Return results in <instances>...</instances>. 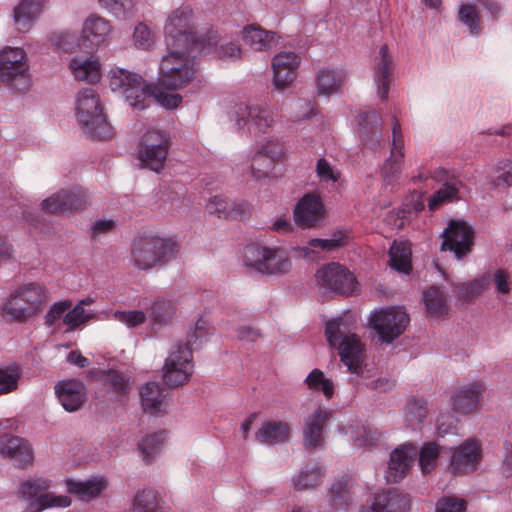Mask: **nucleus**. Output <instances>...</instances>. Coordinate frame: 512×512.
Returning <instances> with one entry per match:
<instances>
[{"label":"nucleus","instance_id":"nucleus-1","mask_svg":"<svg viewBox=\"0 0 512 512\" xmlns=\"http://www.w3.org/2000/svg\"><path fill=\"white\" fill-rule=\"evenodd\" d=\"M109 79L111 89L122 93L130 106L140 110L149 106L151 97L168 109L176 108L181 102L180 95L164 92L158 86L146 85L140 75L123 68H112Z\"/></svg>","mask_w":512,"mask_h":512},{"label":"nucleus","instance_id":"nucleus-2","mask_svg":"<svg viewBox=\"0 0 512 512\" xmlns=\"http://www.w3.org/2000/svg\"><path fill=\"white\" fill-rule=\"evenodd\" d=\"M165 42L167 49L197 50L216 46L222 37L217 30H208L205 34L197 35L194 25L193 9L179 7L169 15L165 27Z\"/></svg>","mask_w":512,"mask_h":512},{"label":"nucleus","instance_id":"nucleus-3","mask_svg":"<svg viewBox=\"0 0 512 512\" xmlns=\"http://www.w3.org/2000/svg\"><path fill=\"white\" fill-rule=\"evenodd\" d=\"M48 301L47 288L38 282L25 283L13 290L0 307L8 322L25 323L37 316Z\"/></svg>","mask_w":512,"mask_h":512},{"label":"nucleus","instance_id":"nucleus-4","mask_svg":"<svg viewBox=\"0 0 512 512\" xmlns=\"http://www.w3.org/2000/svg\"><path fill=\"white\" fill-rule=\"evenodd\" d=\"M355 323L347 317H340L327 322L325 335L330 346L337 347L341 361L350 373H362L363 344L353 333Z\"/></svg>","mask_w":512,"mask_h":512},{"label":"nucleus","instance_id":"nucleus-5","mask_svg":"<svg viewBox=\"0 0 512 512\" xmlns=\"http://www.w3.org/2000/svg\"><path fill=\"white\" fill-rule=\"evenodd\" d=\"M179 251V243L171 237H139L131 246V262L139 270H150L176 259Z\"/></svg>","mask_w":512,"mask_h":512},{"label":"nucleus","instance_id":"nucleus-6","mask_svg":"<svg viewBox=\"0 0 512 512\" xmlns=\"http://www.w3.org/2000/svg\"><path fill=\"white\" fill-rule=\"evenodd\" d=\"M168 54L160 64L159 83L156 85L164 90H177L185 87L196 78L197 63L191 57L194 50L167 49Z\"/></svg>","mask_w":512,"mask_h":512},{"label":"nucleus","instance_id":"nucleus-7","mask_svg":"<svg viewBox=\"0 0 512 512\" xmlns=\"http://www.w3.org/2000/svg\"><path fill=\"white\" fill-rule=\"evenodd\" d=\"M76 115L84 132L94 140H107L113 136V128L107 122L95 90H82L76 102Z\"/></svg>","mask_w":512,"mask_h":512},{"label":"nucleus","instance_id":"nucleus-8","mask_svg":"<svg viewBox=\"0 0 512 512\" xmlns=\"http://www.w3.org/2000/svg\"><path fill=\"white\" fill-rule=\"evenodd\" d=\"M243 261L247 267L263 275H283L292 266L284 249L254 244L245 247Z\"/></svg>","mask_w":512,"mask_h":512},{"label":"nucleus","instance_id":"nucleus-9","mask_svg":"<svg viewBox=\"0 0 512 512\" xmlns=\"http://www.w3.org/2000/svg\"><path fill=\"white\" fill-rule=\"evenodd\" d=\"M0 80L16 93L29 91L31 79L23 49L6 47L0 52Z\"/></svg>","mask_w":512,"mask_h":512},{"label":"nucleus","instance_id":"nucleus-10","mask_svg":"<svg viewBox=\"0 0 512 512\" xmlns=\"http://www.w3.org/2000/svg\"><path fill=\"white\" fill-rule=\"evenodd\" d=\"M50 482L43 478L29 479L19 485L20 497L28 502L27 512H42L51 507H68L71 499L68 496H55L47 493Z\"/></svg>","mask_w":512,"mask_h":512},{"label":"nucleus","instance_id":"nucleus-11","mask_svg":"<svg viewBox=\"0 0 512 512\" xmlns=\"http://www.w3.org/2000/svg\"><path fill=\"white\" fill-rule=\"evenodd\" d=\"M170 146L171 139L166 132L148 131L142 136L139 144V160L145 167L159 172L164 167Z\"/></svg>","mask_w":512,"mask_h":512},{"label":"nucleus","instance_id":"nucleus-12","mask_svg":"<svg viewBox=\"0 0 512 512\" xmlns=\"http://www.w3.org/2000/svg\"><path fill=\"white\" fill-rule=\"evenodd\" d=\"M193 353L188 345L179 343L163 366V379L170 387L186 384L193 373Z\"/></svg>","mask_w":512,"mask_h":512},{"label":"nucleus","instance_id":"nucleus-13","mask_svg":"<svg viewBox=\"0 0 512 512\" xmlns=\"http://www.w3.org/2000/svg\"><path fill=\"white\" fill-rule=\"evenodd\" d=\"M316 282L320 289L342 295H350L356 290L354 275L339 263H329L317 270Z\"/></svg>","mask_w":512,"mask_h":512},{"label":"nucleus","instance_id":"nucleus-14","mask_svg":"<svg viewBox=\"0 0 512 512\" xmlns=\"http://www.w3.org/2000/svg\"><path fill=\"white\" fill-rule=\"evenodd\" d=\"M409 320L403 309L386 308L375 312L370 318V323L380 338L390 343L405 331Z\"/></svg>","mask_w":512,"mask_h":512},{"label":"nucleus","instance_id":"nucleus-15","mask_svg":"<svg viewBox=\"0 0 512 512\" xmlns=\"http://www.w3.org/2000/svg\"><path fill=\"white\" fill-rule=\"evenodd\" d=\"M442 251H451L457 259L464 258L472 250L474 233L472 228L464 221L451 220L442 233Z\"/></svg>","mask_w":512,"mask_h":512},{"label":"nucleus","instance_id":"nucleus-16","mask_svg":"<svg viewBox=\"0 0 512 512\" xmlns=\"http://www.w3.org/2000/svg\"><path fill=\"white\" fill-rule=\"evenodd\" d=\"M234 119L239 128L247 127L250 133H267L275 122L272 110L261 106L238 104L234 108Z\"/></svg>","mask_w":512,"mask_h":512},{"label":"nucleus","instance_id":"nucleus-17","mask_svg":"<svg viewBox=\"0 0 512 512\" xmlns=\"http://www.w3.org/2000/svg\"><path fill=\"white\" fill-rule=\"evenodd\" d=\"M392 146L389 157L380 169V175L387 185L395 184L400 178L404 164V136L401 125L396 117H393Z\"/></svg>","mask_w":512,"mask_h":512},{"label":"nucleus","instance_id":"nucleus-18","mask_svg":"<svg viewBox=\"0 0 512 512\" xmlns=\"http://www.w3.org/2000/svg\"><path fill=\"white\" fill-rule=\"evenodd\" d=\"M88 197L86 191L76 187L71 190H60L42 201V210L50 214H64L81 211L86 208Z\"/></svg>","mask_w":512,"mask_h":512},{"label":"nucleus","instance_id":"nucleus-19","mask_svg":"<svg viewBox=\"0 0 512 512\" xmlns=\"http://www.w3.org/2000/svg\"><path fill=\"white\" fill-rule=\"evenodd\" d=\"M485 388L481 381L466 382L458 385L451 392L450 400L453 410L466 415L475 411L482 400Z\"/></svg>","mask_w":512,"mask_h":512},{"label":"nucleus","instance_id":"nucleus-20","mask_svg":"<svg viewBox=\"0 0 512 512\" xmlns=\"http://www.w3.org/2000/svg\"><path fill=\"white\" fill-rule=\"evenodd\" d=\"M480 460V443L474 439H467L453 451L450 468L454 474H467L477 469Z\"/></svg>","mask_w":512,"mask_h":512},{"label":"nucleus","instance_id":"nucleus-21","mask_svg":"<svg viewBox=\"0 0 512 512\" xmlns=\"http://www.w3.org/2000/svg\"><path fill=\"white\" fill-rule=\"evenodd\" d=\"M330 417V412L319 407L305 419L303 426V444L306 449L312 451L323 445V431Z\"/></svg>","mask_w":512,"mask_h":512},{"label":"nucleus","instance_id":"nucleus-22","mask_svg":"<svg viewBox=\"0 0 512 512\" xmlns=\"http://www.w3.org/2000/svg\"><path fill=\"white\" fill-rule=\"evenodd\" d=\"M324 207L319 195L309 193L303 196L294 210L295 222L298 226L309 228L323 218Z\"/></svg>","mask_w":512,"mask_h":512},{"label":"nucleus","instance_id":"nucleus-23","mask_svg":"<svg viewBox=\"0 0 512 512\" xmlns=\"http://www.w3.org/2000/svg\"><path fill=\"white\" fill-rule=\"evenodd\" d=\"M416 447L404 444L391 452L389 465L386 471V481L397 483L401 481L409 471L413 458L416 456Z\"/></svg>","mask_w":512,"mask_h":512},{"label":"nucleus","instance_id":"nucleus-24","mask_svg":"<svg viewBox=\"0 0 512 512\" xmlns=\"http://www.w3.org/2000/svg\"><path fill=\"white\" fill-rule=\"evenodd\" d=\"M0 454L9 457L20 468L33 464L34 453L31 444L20 437L6 435L0 440Z\"/></svg>","mask_w":512,"mask_h":512},{"label":"nucleus","instance_id":"nucleus-25","mask_svg":"<svg viewBox=\"0 0 512 512\" xmlns=\"http://www.w3.org/2000/svg\"><path fill=\"white\" fill-rule=\"evenodd\" d=\"M209 214L229 220H244L250 216V205L244 201L234 202L227 197L215 196L206 204Z\"/></svg>","mask_w":512,"mask_h":512},{"label":"nucleus","instance_id":"nucleus-26","mask_svg":"<svg viewBox=\"0 0 512 512\" xmlns=\"http://www.w3.org/2000/svg\"><path fill=\"white\" fill-rule=\"evenodd\" d=\"M300 58L294 52H280L272 60L274 84L277 88L287 87L296 78Z\"/></svg>","mask_w":512,"mask_h":512},{"label":"nucleus","instance_id":"nucleus-27","mask_svg":"<svg viewBox=\"0 0 512 512\" xmlns=\"http://www.w3.org/2000/svg\"><path fill=\"white\" fill-rule=\"evenodd\" d=\"M56 394L66 411L74 412L82 407L86 400L85 385L75 379L60 381L56 387Z\"/></svg>","mask_w":512,"mask_h":512},{"label":"nucleus","instance_id":"nucleus-28","mask_svg":"<svg viewBox=\"0 0 512 512\" xmlns=\"http://www.w3.org/2000/svg\"><path fill=\"white\" fill-rule=\"evenodd\" d=\"M110 32L109 21L99 16H92L84 23L81 45L92 50L104 43Z\"/></svg>","mask_w":512,"mask_h":512},{"label":"nucleus","instance_id":"nucleus-29","mask_svg":"<svg viewBox=\"0 0 512 512\" xmlns=\"http://www.w3.org/2000/svg\"><path fill=\"white\" fill-rule=\"evenodd\" d=\"M291 437L290 425L285 421H267L255 433L258 442L275 445L287 442Z\"/></svg>","mask_w":512,"mask_h":512},{"label":"nucleus","instance_id":"nucleus-30","mask_svg":"<svg viewBox=\"0 0 512 512\" xmlns=\"http://www.w3.org/2000/svg\"><path fill=\"white\" fill-rule=\"evenodd\" d=\"M393 70L392 56L386 44L380 47L379 59L375 66L374 77L378 85V94L382 100L388 98L390 78Z\"/></svg>","mask_w":512,"mask_h":512},{"label":"nucleus","instance_id":"nucleus-31","mask_svg":"<svg viewBox=\"0 0 512 512\" xmlns=\"http://www.w3.org/2000/svg\"><path fill=\"white\" fill-rule=\"evenodd\" d=\"M46 0H21L14 8V22L19 32H27L42 12Z\"/></svg>","mask_w":512,"mask_h":512},{"label":"nucleus","instance_id":"nucleus-32","mask_svg":"<svg viewBox=\"0 0 512 512\" xmlns=\"http://www.w3.org/2000/svg\"><path fill=\"white\" fill-rule=\"evenodd\" d=\"M165 388L156 382H148L140 389V400L144 412L157 414L163 410Z\"/></svg>","mask_w":512,"mask_h":512},{"label":"nucleus","instance_id":"nucleus-33","mask_svg":"<svg viewBox=\"0 0 512 512\" xmlns=\"http://www.w3.org/2000/svg\"><path fill=\"white\" fill-rule=\"evenodd\" d=\"M69 68L78 81H86L90 84H94L101 78L100 62L94 58H74L71 60Z\"/></svg>","mask_w":512,"mask_h":512},{"label":"nucleus","instance_id":"nucleus-34","mask_svg":"<svg viewBox=\"0 0 512 512\" xmlns=\"http://www.w3.org/2000/svg\"><path fill=\"white\" fill-rule=\"evenodd\" d=\"M243 41L255 51H267L276 44V34L251 25L243 29Z\"/></svg>","mask_w":512,"mask_h":512},{"label":"nucleus","instance_id":"nucleus-35","mask_svg":"<svg viewBox=\"0 0 512 512\" xmlns=\"http://www.w3.org/2000/svg\"><path fill=\"white\" fill-rule=\"evenodd\" d=\"M66 486L69 493L76 495L83 501H90L99 496L106 487L103 479H89L86 481L66 480Z\"/></svg>","mask_w":512,"mask_h":512},{"label":"nucleus","instance_id":"nucleus-36","mask_svg":"<svg viewBox=\"0 0 512 512\" xmlns=\"http://www.w3.org/2000/svg\"><path fill=\"white\" fill-rule=\"evenodd\" d=\"M376 504L381 505L382 512H406L411 505L408 495L387 490L376 494Z\"/></svg>","mask_w":512,"mask_h":512},{"label":"nucleus","instance_id":"nucleus-37","mask_svg":"<svg viewBox=\"0 0 512 512\" xmlns=\"http://www.w3.org/2000/svg\"><path fill=\"white\" fill-rule=\"evenodd\" d=\"M411 245L407 241H394L389 250L390 265L395 270L408 274L412 270Z\"/></svg>","mask_w":512,"mask_h":512},{"label":"nucleus","instance_id":"nucleus-38","mask_svg":"<svg viewBox=\"0 0 512 512\" xmlns=\"http://www.w3.org/2000/svg\"><path fill=\"white\" fill-rule=\"evenodd\" d=\"M345 80V74L341 70L323 69L319 71L316 82L320 94L330 95L339 91Z\"/></svg>","mask_w":512,"mask_h":512},{"label":"nucleus","instance_id":"nucleus-39","mask_svg":"<svg viewBox=\"0 0 512 512\" xmlns=\"http://www.w3.org/2000/svg\"><path fill=\"white\" fill-rule=\"evenodd\" d=\"M428 413L426 401L417 398L410 399L405 408V421L407 426L413 430L420 429Z\"/></svg>","mask_w":512,"mask_h":512},{"label":"nucleus","instance_id":"nucleus-40","mask_svg":"<svg viewBox=\"0 0 512 512\" xmlns=\"http://www.w3.org/2000/svg\"><path fill=\"white\" fill-rule=\"evenodd\" d=\"M21 377L22 370L17 364L0 367V396L15 392Z\"/></svg>","mask_w":512,"mask_h":512},{"label":"nucleus","instance_id":"nucleus-41","mask_svg":"<svg viewBox=\"0 0 512 512\" xmlns=\"http://www.w3.org/2000/svg\"><path fill=\"white\" fill-rule=\"evenodd\" d=\"M460 181L453 179L444 183L430 198L428 207L430 210L437 209L441 204L452 202L458 199Z\"/></svg>","mask_w":512,"mask_h":512},{"label":"nucleus","instance_id":"nucleus-42","mask_svg":"<svg viewBox=\"0 0 512 512\" xmlns=\"http://www.w3.org/2000/svg\"><path fill=\"white\" fill-rule=\"evenodd\" d=\"M307 387L316 392H322L327 399H331L334 395V383L330 378L325 377L320 369H313L305 379Z\"/></svg>","mask_w":512,"mask_h":512},{"label":"nucleus","instance_id":"nucleus-43","mask_svg":"<svg viewBox=\"0 0 512 512\" xmlns=\"http://www.w3.org/2000/svg\"><path fill=\"white\" fill-rule=\"evenodd\" d=\"M176 307L171 300L156 297L150 308V318L154 323L166 324L175 315Z\"/></svg>","mask_w":512,"mask_h":512},{"label":"nucleus","instance_id":"nucleus-44","mask_svg":"<svg viewBox=\"0 0 512 512\" xmlns=\"http://www.w3.org/2000/svg\"><path fill=\"white\" fill-rule=\"evenodd\" d=\"M424 301L429 315L440 317L448 312L444 293L437 287L429 288L424 294Z\"/></svg>","mask_w":512,"mask_h":512},{"label":"nucleus","instance_id":"nucleus-45","mask_svg":"<svg viewBox=\"0 0 512 512\" xmlns=\"http://www.w3.org/2000/svg\"><path fill=\"white\" fill-rule=\"evenodd\" d=\"M164 442V432L151 433L143 437L138 443L143 460L150 464L155 455L161 450Z\"/></svg>","mask_w":512,"mask_h":512},{"label":"nucleus","instance_id":"nucleus-46","mask_svg":"<svg viewBox=\"0 0 512 512\" xmlns=\"http://www.w3.org/2000/svg\"><path fill=\"white\" fill-rule=\"evenodd\" d=\"M489 285V278L482 277L467 283L457 284L454 288L457 297L463 301H470L479 296Z\"/></svg>","mask_w":512,"mask_h":512},{"label":"nucleus","instance_id":"nucleus-47","mask_svg":"<svg viewBox=\"0 0 512 512\" xmlns=\"http://www.w3.org/2000/svg\"><path fill=\"white\" fill-rule=\"evenodd\" d=\"M458 19L468 27L471 34L477 35L480 33L482 29L481 20L475 5L462 4L459 7Z\"/></svg>","mask_w":512,"mask_h":512},{"label":"nucleus","instance_id":"nucleus-48","mask_svg":"<svg viewBox=\"0 0 512 512\" xmlns=\"http://www.w3.org/2000/svg\"><path fill=\"white\" fill-rule=\"evenodd\" d=\"M102 7L119 19H127L135 13L134 0H99Z\"/></svg>","mask_w":512,"mask_h":512},{"label":"nucleus","instance_id":"nucleus-49","mask_svg":"<svg viewBox=\"0 0 512 512\" xmlns=\"http://www.w3.org/2000/svg\"><path fill=\"white\" fill-rule=\"evenodd\" d=\"M349 482L348 478H342L332 485L330 498L336 508H344L349 505L351 501Z\"/></svg>","mask_w":512,"mask_h":512},{"label":"nucleus","instance_id":"nucleus-50","mask_svg":"<svg viewBox=\"0 0 512 512\" xmlns=\"http://www.w3.org/2000/svg\"><path fill=\"white\" fill-rule=\"evenodd\" d=\"M439 446L434 442L425 443L419 452V465L423 474L430 473L437 464Z\"/></svg>","mask_w":512,"mask_h":512},{"label":"nucleus","instance_id":"nucleus-51","mask_svg":"<svg viewBox=\"0 0 512 512\" xmlns=\"http://www.w3.org/2000/svg\"><path fill=\"white\" fill-rule=\"evenodd\" d=\"M157 509L158 501L154 491L142 490L135 495L132 512H156Z\"/></svg>","mask_w":512,"mask_h":512},{"label":"nucleus","instance_id":"nucleus-52","mask_svg":"<svg viewBox=\"0 0 512 512\" xmlns=\"http://www.w3.org/2000/svg\"><path fill=\"white\" fill-rule=\"evenodd\" d=\"M88 301L82 300L73 309L69 310L63 317V324L67 326L66 331H74L82 324L86 323L90 316L86 314L83 307L84 304H88Z\"/></svg>","mask_w":512,"mask_h":512},{"label":"nucleus","instance_id":"nucleus-53","mask_svg":"<svg viewBox=\"0 0 512 512\" xmlns=\"http://www.w3.org/2000/svg\"><path fill=\"white\" fill-rule=\"evenodd\" d=\"M347 244V235L342 232L338 231L333 234L332 238L330 239H311L309 241V246L312 248H319L322 251L326 252H332L340 247Z\"/></svg>","mask_w":512,"mask_h":512},{"label":"nucleus","instance_id":"nucleus-54","mask_svg":"<svg viewBox=\"0 0 512 512\" xmlns=\"http://www.w3.org/2000/svg\"><path fill=\"white\" fill-rule=\"evenodd\" d=\"M321 483V471L320 468L314 467L311 470L302 471L293 480L294 488L302 491L308 488L315 487Z\"/></svg>","mask_w":512,"mask_h":512},{"label":"nucleus","instance_id":"nucleus-55","mask_svg":"<svg viewBox=\"0 0 512 512\" xmlns=\"http://www.w3.org/2000/svg\"><path fill=\"white\" fill-rule=\"evenodd\" d=\"M274 164L269 157L256 153L251 162V175L257 180L267 178Z\"/></svg>","mask_w":512,"mask_h":512},{"label":"nucleus","instance_id":"nucleus-56","mask_svg":"<svg viewBox=\"0 0 512 512\" xmlns=\"http://www.w3.org/2000/svg\"><path fill=\"white\" fill-rule=\"evenodd\" d=\"M134 45L142 50H148L155 43L154 32L144 23H139L133 32Z\"/></svg>","mask_w":512,"mask_h":512},{"label":"nucleus","instance_id":"nucleus-57","mask_svg":"<svg viewBox=\"0 0 512 512\" xmlns=\"http://www.w3.org/2000/svg\"><path fill=\"white\" fill-rule=\"evenodd\" d=\"M104 384L113 389L118 394H126L129 390V378L124 374L109 370L104 372Z\"/></svg>","mask_w":512,"mask_h":512},{"label":"nucleus","instance_id":"nucleus-58","mask_svg":"<svg viewBox=\"0 0 512 512\" xmlns=\"http://www.w3.org/2000/svg\"><path fill=\"white\" fill-rule=\"evenodd\" d=\"M381 123V116L376 111H371L363 114L360 117L359 125H360V137L363 141H366V137L370 133L373 135L377 134V131L374 130Z\"/></svg>","mask_w":512,"mask_h":512},{"label":"nucleus","instance_id":"nucleus-59","mask_svg":"<svg viewBox=\"0 0 512 512\" xmlns=\"http://www.w3.org/2000/svg\"><path fill=\"white\" fill-rule=\"evenodd\" d=\"M467 502L455 496H446L436 503L435 512H466Z\"/></svg>","mask_w":512,"mask_h":512},{"label":"nucleus","instance_id":"nucleus-60","mask_svg":"<svg viewBox=\"0 0 512 512\" xmlns=\"http://www.w3.org/2000/svg\"><path fill=\"white\" fill-rule=\"evenodd\" d=\"M113 316L129 328L137 327L146 321V314L140 310L116 311Z\"/></svg>","mask_w":512,"mask_h":512},{"label":"nucleus","instance_id":"nucleus-61","mask_svg":"<svg viewBox=\"0 0 512 512\" xmlns=\"http://www.w3.org/2000/svg\"><path fill=\"white\" fill-rule=\"evenodd\" d=\"M72 306L70 300H64L54 303L45 315V325L48 327L53 326L57 320L64 317V313Z\"/></svg>","mask_w":512,"mask_h":512},{"label":"nucleus","instance_id":"nucleus-62","mask_svg":"<svg viewBox=\"0 0 512 512\" xmlns=\"http://www.w3.org/2000/svg\"><path fill=\"white\" fill-rule=\"evenodd\" d=\"M219 44V42L217 43ZM210 48H216V52L221 59H231V60H237L241 58V47L238 43L235 42H229L224 45H218L209 47Z\"/></svg>","mask_w":512,"mask_h":512},{"label":"nucleus","instance_id":"nucleus-63","mask_svg":"<svg viewBox=\"0 0 512 512\" xmlns=\"http://www.w3.org/2000/svg\"><path fill=\"white\" fill-rule=\"evenodd\" d=\"M316 172L323 181L337 182L340 178V173L335 171L325 158H320L317 161Z\"/></svg>","mask_w":512,"mask_h":512},{"label":"nucleus","instance_id":"nucleus-64","mask_svg":"<svg viewBox=\"0 0 512 512\" xmlns=\"http://www.w3.org/2000/svg\"><path fill=\"white\" fill-rule=\"evenodd\" d=\"M497 185H512V162L506 160L501 163L498 168V175L496 177Z\"/></svg>","mask_w":512,"mask_h":512}]
</instances>
